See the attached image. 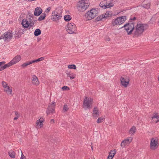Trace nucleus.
Wrapping results in <instances>:
<instances>
[{
    "label": "nucleus",
    "instance_id": "1",
    "mask_svg": "<svg viewBox=\"0 0 159 159\" xmlns=\"http://www.w3.org/2000/svg\"><path fill=\"white\" fill-rule=\"evenodd\" d=\"M148 27L147 24H143L141 23H138L136 26L135 30L134 32V35L133 37H138L142 34L144 30L145 27V29Z\"/></svg>",
    "mask_w": 159,
    "mask_h": 159
},
{
    "label": "nucleus",
    "instance_id": "2",
    "mask_svg": "<svg viewBox=\"0 0 159 159\" xmlns=\"http://www.w3.org/2000/svg\"><path fill=\"white\" fill-rule=\"evenodd\" d=\"M88 0H81L79 1L77 4V8L80 12L84 11L89 7Z\"/></svg>",
    "mask_w": 159,
    "mask_h": 159
},
{
    "label": "nucleus",
    "instance_id": "3",
    "mask_svg": "<svg viewBox=\"0 0 159 159\" xmlns=\"http://www.w3.org/2000/svg\"><path fill=\"white\" fill-rule=\"evenodd\" d=\"M125 28V30L127 32L128 35H130L132 34L134 28V23L133 22L130 21L128 23H126L123 26L121 27Z\"/></svg>",
    "mask_w": 159,
    "mask_h": 159
},
{
    "label": "nucleus",
    "instance_id": "4",
    "mask_svg": "<svg viewBox=\"0 0 159 159\" xmlns=\"http://www.w3.org/2000/svg\"><path fill=\"white\" fill-rule=\"evenodd\" d=\"M97 11L95 9H91L90 11H88L85 16L88 20L93 19L96 16Z\"/></svg>",
    "mask_w": 159,
    "mask_h": 159
},
{
    "label": "nucleus",
    "instance_id": "5",
    "mask_svg": "<svg viewBox=\"0 0 159 159\" xmlns=\"http://www.w3.org/2000/svg\"><path fill=\"white\" fill-rule=\"evenodd\" d=\"M126 20V16H123L118 17L112 20V25L113 26H114L116 25H120L123 23Z\"/></svg>",
    "mask_w": 159,
    "mask_h": 159
},
{
    "label": "nucleus",
    "instance_id": "6",
    "mask_svg": "<svg viewBox=\"0 0 159 159\" xmlns=\"http://www.w3.org/2000/svg\"><path fill=\"white\" fill-rule=\"evenodd\" d=\"M93 99L91 98H88L86 97L84 99L83 104L84 105V107L87 108L89 109L91 107L92 105L93 104Z\"/></svg>",
    "mask_w": 159,
    "mask_h": 159
},
{
    "label": "nucleus",
    "instance_id": "7",
    "mask_svg": "<svg viewBox=\"0 0 159 159\" xmlns=\"http://www.w3.org/2000/svg\"><path fill=\"white\" fill-rule=\"evenodd\" d=\"M68 29L67 30V32L70 34L76 33L77 31L76 25L73 23H68Z\"/></svg>",
    "mask_w": 159,
    "mask_h": 159
},
{
    "label": "nucleus",
    "instance_id": "8",
    "mask_svg": "<svg viewBox=\"0 0 159 159\" xmlns=\"http://www.w3.org/2000/svg\"><path fill=\"white\" fill-rule=\"evenodd\" d=\"M158 139L157 138H153L150 143V148L152 150H155L158 146Z\"/></svg>",
    "mask_w": 159,
    "mask_h": 159
},
{
    "label": "nucleus",
    "instance_id": "9",
    "mask_svg": "<svg viewBox=\"0 0 159 159\" xmlns=\"http://www.w3.org/2000/svg\"><path fill=\"white\" fill-rule=\"evenodd\" d=\"M55 106L56 103L54 102H52L51 103L49 104L46 111L47 116L49 114L53 113L55 112Z\"/></svg>",
    "mask_w": 159,
    "mask_h": 159
},
{
    "label": "nucleus",
    "instance_id": "10",
    "mask_svg": "<svg viewBox=\"0 0 159 159\" xmlns=\"http://www.w3.org/2000/svg\"><path fill=\"white\" fill-rule=\"evenodd\" d=\"M62 16L59 14H58L57 12L53 11L52 13L51 19L54 21L57 22L62 17Z\"/></svg>",
    "mask_w": 159,
    "mask_h": 159
},
{
    "label": "nucleus",
    "instance_id": "11",
    "mask_svg": "<svg viewBox=\"0 0 159 159\" xmlns=\"http://www.w3.org/2000/svg\"><path fill=\"white\" fill-rule=\"evenodd\" d=\"M129 80L128 78H125L121 77L120 79V82L121 84L125 87H126L128 85Z\"/></svg>",
    "mask_w": 159,
    "mask_h": 159
},
{
    "label": "nucleus",
    "instance_id": "12",
    "mask_svg": "<svg viewBox=\"0 0 159 159\" xmlns=\"http://www.w3.org/2000/svg\"><path fill=\"white\" fill-rule=\"evenodd\" d=\"M133 139V138L130 137L129 139H125L122 141L120 145L122 148H124L125 146V144H129L131 143Z\"/></svg>",
    "mask_w": 159,
    "mask_h": 159
},
{
    "label": "nucleus",
    "instance_id": "13",
    "mask_svg": "<svg viewBox=\"0 0 159 159\" xmlns=\"http://www.w3.org/2000/svg\"><path fill=\"white\" fill-rule=\"evenodd\" d=\"M5 41H9L12 39V33L9 31L6 32L5 33Z\"/></svg>",
    "mask_w": 159,
    "mask_h": 159
},
{
    "label": "nucleus",
    "instance_id": "14",
    "mask_svg": "<svg viewBox=\"0 0 159 159\" xmlns=\"http://www.w3.org/2000/svg\"><path fill=\"white\" fill-rule=\"evenodd\" d=\"M105 3L106 1L101 2L99 4L100 7H101L104 9L113 7V5H112V4H109L108 5H107V4H106Z\"/></svg>",
    "mask_w": 159,
    "mask_h": 159
},
{
    "label": "nucleus",
    "instance_id": "15",
    "mask_svg": "<svg viewBox=\"0 0 159 159\" xmlns=\"http://www.w3.org/2000/svg\"><path fill=\"white\" fill-rule=\"evenodd\" d=\"M21 59L20 55H17L15 56L11 61L13 64H15L19 62Z\"/></svg>",
    "mask_w": 159,
    "mask_h": 159
},
{
    "label": "nucleus",
    "instance_id": "16",
    "mask_svg": "<svg viewBox=\"0 0 159 159\" xmlns=\"http://www.w3.org/2000/svg\"><path fill=\"white\" fill-rule=\"evenodd\" d=\"M21 24L24 28H27L30 26V23L27 19H23L22 21Z\"/></svg>",
    "mask_w": 159,
    "mask_h": 159
},
{
    "label": "nucleus",
    "instance_id": "17",
    "mask_svg": "<svg viewBox=\"0 0 159 159\" xmlns=\"http://www.w3.org/2000/svg\"><path fill=\"white\" fill-rule=\"evenodd\" d=\"M42 9L40 7H37L34 11V15L35 16H39L42 12Z\"/></svg>",
    "mask_w": 159,
    "mask_h": 159
},
{
    "label": "nucleus",
    "instance_id": "18",
    "mask_svg": "<svg viewBox=\"0 0 159 159\" xmlns=\"http://www.w3.org/2000/svg\"><path fill=\"white\" fill-rule=\"evenodd\" d=\"M66 73L67 76L69 77L71 80H72L75 77V74L71 71L66 70Z\"/></svg>",
    "mask_w": 159,
    "mask_h": 159
},
{
    "label": "nucleus",
    "instance_id": "19",
    "mask_svg": "<svg viewBox=\"0 0 159 159\" xmlns=\"http://www.w3.org/2000/svg\"><path fill=\"white\" fill-rule=\"evenodd\" d=\"M32 83L33 84L37 85L39 84V81L37 77L34 75L33 76V79L32 80Z\"/></svg>",
    "mask_w": 159,
    "mask_h": 159
},
{
    "label": "nucleus",
    "instance_id": "20",
    "mask_svg": "<svg viewBox=\"0 0 159 159\" xmlns=\"http://www.w3.org/2000/svg\"><path fill=\"white\" fill-rule=\"evenodd\" d=\"M116 149H114L113 151H111V152L109 153V155L107 157V159H112L116 154Z\"/></svg>",
    "mask_w": 159,
    "mask_h": 159
},
{
    "label": "nucleus",
    "instance_id": "21",
    "mask_svg": "<svg viewBox=\"0 0 159 159\" xmlns=\"http://www.w3.org/2000/svg\"><path fill=\"white\" fill-rule=\"evenodd\" d=\"M43 119L41 117L39 120H37L36 123V125L38 126L39 125L40 126V127L43 126V125L42 122L43 121Z\"/></svg>",
    "mask_w": 159,
    "mask_h": 159
},
{
    "label": "nucleus",
    "instance_id": "22",
    "mask_svg": "<svg viewBox=\"0 0 159 159\" xmlns=\"http://www.w3.org/2000/svg\"><path fill=\"white\" fill-rule=\"evenodd\" d=\"M136 127L134 126H133L130 129L129 131V132L130 134L131 135H134V134L136 131Z\"/></svg>",
    "mask_w": 159,
    "mask_h": 159
},
{
    "label": "nucleus",
    "instance_id": "23",
    "mask_svg": "<svg viewBox=\"0 0 159 159\" xmlns=\"http://www.w3.org/2000/svg\"><path fill=\"white\" fill-rule=\"evenodd\" d=\"M8 153L9 155L11 158H14L15 157V153L14 151L11 150L10 151L8 152Z\"/></svg>",
    "mask_w": 159,
    "mask_h": 159
},
{
    "label": "nucleus",
    "instance_id": "24",
    "mask_svg": "<svg viewBox=\"0 0 159 159\" xmlns=\"http://www.w3.org/2000/svg\"><path fill=\"white\" fill-rule=\"evenodd\" d=\"M41 30L39 29H36L34 32V35L35 36H37L41 34Z\"/></svg>",
    "mask_w": 159,
    "mask_h": 159
},
{
    "label": "nucleus",
    "instance_id": "25",
    "mask_svg": "<svg viewBox=\"0 0 159 159\" xmlns=\"http://www.w3.org/2000/svg\"><path fill=\"white\" fill-rule=\"evenodd\" d=\"M64 18L65 21H69L71 20V17L69 15H67L65 16H64Z\"/></svg>",
    "mask_w": 159,
    "mask_h": 159
},
{
    "label": "nucleus",
    "instance_id": "26",
    "mask_svg": "<svg viewBox=\"0 0 159 159\" xmlns=\"http://www.w3.org/2000/svg\"><path fill=\"white\" fill-rule=\"evenodd\" d=\"M33 63L32 61H27L23 64L21 66L23 68H25L26 66Z\"/></svg>",
    "mask_w": 159,
    "mask_h": 159
},
{
    "label": "nucleus",
    "instance_id": "27",
    "mask_svg": "<svg viewBox=\"0 0 159 159\" xmlns=\"http://www.w3.org/2000/svg\"><path fill=\"white\" fill-rule=\"evenodd\" d=\"M46 14L44 13L43 14H42L38 18V20L39 21H41L44 20L46 17Z\"/></svg>",
    "mask_w": 159,
    "mask_h": 159
},
{
    "label": "nucleus",
    "instance_id": "28",
    "mask_svg": "<svg viewBox=\"0 0 159 159\" xmlns=\"http://www.w3.org/2000/svg\"><path fill=\"white\" fill-rule=\"evenodd\" d=\"M7 89H5V91L8 94H11V93L12 89L10 88V87L8 86L7 87Z\"/></svg>",
    "mask_w": 159,
    "mask_h": 159
},
{
    "label": "nucleus",
    "instance_id": "29",
    "mask_svg": "<svg viewBox=\"0 0 159 159\" xmlns=\"http://www.w3.org/2000/svg\"><path fill=\"white\" fill-rule=\"evenodd\" d=\"M44 59V57H40L37 59L34 60L32 61V62L33 63H34V62H39L40 61H43Z\"/></svg>",
    "mask_w": 159,
    "mask_h": 159
},
{
    "label": "nucleus",
    "instance_id": "30",
    "mask_svg": "<svg viewBox=\"0 0 159 159\" xmlns=\"http://www.w3.org/2000/svg\"><path fill=\"white\" fill-rule=\"evenodd\" d=\"M69 108L68 107V106H67V105L66 104H65L64 106V107L63 108V111L64 112H66L69 109Z\"/></svg>",
    "mask_w": 159,
    "mask_h": 159
},
{
    "label": "nucleus",
    "instance_id": "31",
    "mask_svg": "<svg viewBox=\"0 0 159 159\" xmlns=\"http://www.w3.org/2000/svg\"><path fill=\"white\" fill-rule=\"evenodd\" d=\"M150 4L149 3H148L147 4H143L141 6V7L143 8L147 9H148L150 8Z\"/></svg>",
    "mask_w": 159,
    "mask_h": 159
},
{
    "label": "nucleus",
    "instance_id": "32",
    "mask_svg": "<svg viewBox=\"0 0 159 159\" xmlns=\"http://www.w3.org/2000/svg\"><path fill=\"white\" fill-rule=\"evenodd\" d=\"M13 65V64L11 62V61L10 62H9L7 64L4 65L3 66L4 67V69H5L6 68L9 67Z\"/></svg>",
    "mask_w": 159,
    "mask_h": 159
},
{
    "label": "nucleus",
    "instance_id": "33",
    "mask_svg": "<svg viewBox=\"0 0 159 159\" xmlns=\"http://www.w3.org/2000/svg\"><path fill=\"white\" fill-rule=\"evenodd\" d=\"M68 68L70 69H73L75 70L76 69V67L75 65L72 64L68 65Z\"/></svg>",
    "mask_w": 159,
    "mask_h": 159
},
{
    "label": "nucleus",
    "instance_id": "34",
    "mask_svg": "<svg viewBox=\"0 0 159 159\" xmlns=\"http://www.w3.org/2000/svg\"><path fill=\"white\" fill-rule=\"evenodd\" d=\"M105 119L103 118L99 117L97 120V123H99L102 122Z\"/></svg>",
    "mask_w": 159,
    "mask_h": 159
},
{
    "label": "nucleus",
    "instance_id": "35",
    "mask_svg": "<svg viewBox=\"0 0 159 159\" xmlns=\"http://www.w3.org/2000/svg\"><path fill=\"white\" fill-rule=\"evenodd\" d=\"M103 16H102V15H100L98 17H97L96 19H95V21H98L101 20L102 19H103Z\"/></svg>",
    "mask_w": 159,
    "mask_h": 159
},
{
    "label": "nucleus",
    "instance_id": "36",
    "mask_svg": "<svg viewBox=\"0 0 159 159\" xmlns=\"http://www.w3.org/2000/svg\"><path fill=\"white\" fill-rule=\"evenodd\" d=\"M113 1L112 0H107L106 1V4H107V5H108L109 4H112V5H113V6H114V4L112 3V2Z\"/></svg>",
    "mask_w": 159,
    "mask_h": 159
},
{
    "label": "nucleus",
    "instance_id": "37",
    "mask_svg": "<svg viewBox=\"0 0 159 159\" xmlns=\"http://www.w3.org/2000/svg\"><path fill=\"white\" fill-rule=\"evenodd\" d=\"M30 26L31 27H32L33 25H34V23L36 21H37V20H34V21H31V19L30 18Z\"/></svg>",
    "mask_w": 159,
    "mask_h": 159
},
{
    "label": "nucleus",
    "instance_id": "38",
    "mask_svg": "<svg viewBox=\"0 0 159 159\" xmlns=\"http://www.w3.org/2000/svg\"><path fill=\"white\" fill-rule=\"evenodd\" d=\"M2 85L4 88L6 89L7 86V83L4 81H2Z\"/></svg>",
    "mask_w": 159,
    "mask_h": 159
},
{
    "label": "nucleus",
    "instance_id": "39",
    "mask_svg": "<svg viewBox=\"0 0 159 159\" xmlns=\"http://www.w3.org/2000/svg\"><path fill=\"white\" fill-rule=\"evenodd\" d=\"M61 89L63 90H68L70 89L69 87L67 86H64L62 87Z\"/></svg>",
    "mask_w": 159,
    "mask_h": 159
},
{
    "label": "nucleus",
    "instance_id": "40",
    "mask_svg": "<svg viewBox=\"0 0 159 159\" xmlns=\"http://www.w3.org/2000/svg\"><path fill=\"white\" fill-rule=\"evenodd\" d=\"M106 12H107V14L108 15L109 17H111V16L112 14V12L111 11H107Z\"/></svg>",
    "mask_w": 159,
    "mask_h": 159
},
{
    "label": "nucleus",
    "instance_id": "41",
    "mask_svg": "<svg viewBox=\"0 0 159 159\" xmlns=\"http://www.w3.org/2000/svg\"><path fill=\"white\" fill-rule=\"evenodd\" d=\"M156 118L157 119H158L159 118V116L157 115V113H156L155 115L153 116V117H152V119H153V118Z\"/></svg>",
    "mask_w": 159,
    "mask_h": 159
},
{
    "label": "nucleus",
    "instance_id": "42",
    "mask_svg": "<svg viewBox=\"0 0 159 159\" xmlns=\"http://www.w3.org/2000/svg\"><path fill=\"white\" fill-rule=\"evenodd\" d=\"M102 16H103V18H106L107 17H109L108 15L107 14V12H106L105 14L104 15L103 14L102 15Z\"/></svg>",
    "mask_w": 159,
    "mask_h": 159
},
{
    "label": "nucleus",
    "instance_id": "43",
    "mask_svg": "<svg viewBox=\"0 0 159 159\" xmlns=\"http://www.w3.org/2000/svg\"><path fill=\"white\" fill-rule=\"evenodd\" d=\"M99 116V113L98 111H97L96 113H95V115L94 116V117L97 118L98 116Z\"/></svg>",
    "mask_w": 159,
    "mask_h": 159
},
{
    "label": "nucleus",
    "instance_id": "44",
    "mask_svg": "<svg viewBox=\"0 0 159 159\" xmlns=\"http://www.w3.org/2000/svg\"><path fill=\"white\" fill-rule=\"evenodd\" d=\"M5 33L3 34L1 36H0V40L2 39H4V40H5Z\"/></svg>",
    "mask_w": 159,
    "mask_h": 159
},
{
    "label": "nucleus",
    "instance_id": "45",
    "mask_svg": "<svg viewBox=\"0 0 159 159\" xmlns=\"http://www.w3.org/2000/svg\"><path fill=\"white\" fill-rule=\"evenodd\" d=\"M15 115L16 116L18 117H19L20 116V114H19L18 111H15Z\"/></svg>",
    "mask_w": 159,
    "mask_h": 159
},
{
    "label": "nucleus",
    "instance_id": "46",
    "mask_svg": "<svg viewBox=\"0 0 159 159\" xmlns=\"http://www.w3.org/2000/svg\"><path fill=\"white\" fill-rule=\"evenodd\" d=\"M20 159H26L25 157L23 154L22 152Z\"/></svg>",
    "mask_w": 159,
    "mask_h": 159
},
{
    "label": "nucleus",
    "instance_id": "47",
    "mask_svg": "<svg viewBox=\"0 0 159 159\" xmlns=\"http://www.w3.org/2000/svg\"><path fill=\"white\" fill-rule=\"evenodd\" d=\"M5 63V62L4 61L0 62V66H2L3 65H4Z\"/></svg>",
    "mask_w": 159,
    "mask_h": 159
},
{
    "label": "nucleus",
    "instance_id": "48",
    "mask_svg": "<svg viewBox=\"0 0 159 159\" xmlns=\"http://www.w3.org/2000/svg\"><path fill=\"white\" fill-rule=\"evenodd\" d=\"M29 16L30 17H31L32 18H33L34 17V15L31 13H29Z\"/></svg>",
    "mask_w": 159,
    "mask_h": 159
},
{
    "label": "nucleus",
    "instance_id": "49",
    "mask_svg": "<svg viewBox=\"0 0 159 159\" xmlns=\"http://www.w3.org/2000/svg\"><path fill=\"white\" fill-rule=\"evenodd\" d=\"M4 69H5L4 68L3 66H0V71L3 70Z\"/></svg>",
    "mask_w": 159,
    "mask_h": 159
},
{
    "label": "nucleus",
    "instance_id": "50",
    "mask_svg": "<svg viewBox=\"0 0 159 159\" xmlns=\"http://www.w3.org/2000/svg\"><path fill=\"white\" fill-rule=\"evenodd\" d=\"M136 17H134L133 18H130L129 19V20H136Z\"/></svg>",
    "mask_w": 159,
    "mask_h": 159
},
{
    "label": "nucleus",
    "instance_id": "51",
    "mask_svg": "<svg viewBox=\"0 0 159 159\" xmlns=\"http://www.w3.org/2000/svg\"><path fill=\"white\" fill-rule=\"evenodd\" d=\"M21 36V34H17V39H18L19 38H20Z\"/></svg>",
    "mask_w": 159,
    "mask_h": 159
},
{
    "label": "nucleus",
    "instance_id": "52",
    "mask_svg": "<svg viewBox=\"0 0 159 159\" xmlns=\"http://www.w3.org/2000/svg\"><path fill=\"white\" fill-rule=\"evenodd\" d=\"M97 111H98V110H93V116L95 115V113H96Z\"/></svg>",
    "mask_w": 159,
    "mask_h": 159
},
{
    "label": "nucleus",
    "instance_id": "53",
    "mask_svg": "<svg viewBox=\"0 0 159 159\" xmlns=\"http://www.w3.org/2000/svg\"><path fill=\"white\" fill-rule=\"evenodd\" d=\"M51 9V8L50 7H48V8L46 9V10L48 12H49Z\"/></svg>",
    "mask_w": 159,
    "mask_h": 159
},
{
    "label": "nucleus",
    "instance_id": "54",
    "mask_svg": "<svg viewBox=\"0 0 159 159\" xmlns=\"http://www.w3.org/2000/svg\"><path fill=\"white\" fill-rule=\"evenodd\" d=\"M15 37L16 39H17V33H16L15 34H14Z\"/></svg>",
    "mask_w": 159,
    "mask_h": 159
},
{
    "label": "nucleus",
    "instance_id": "55",
    "mask_svg": "<svg viewBox=\"0 0 159 159\" xmlns=\"http://www.w3.org/2000/svg\"><path fill=\"white\" fill-rule=\"evenodd\" d=\"M54 120L53 119H51L50 120V123H54Z\"/></svg>",
    "mask_w": 159,
    "mask_h": 159
},
{
    "label": "nucleus",
    "instance_id": "56",
    "mask_svg": "<svg viewBox=\"0 0 159 159\" xmlns=\"http://www.w3.org/2000/svg\"><path fill=\"white\" fill-rule=\"evenodd\" d=\"M18 118H19V117H18V116H17V117L16 116V117H15L14 118V120H17V119H18Z\"/></svg>",
    "mask_w": 159,
    "mask_h": 159
},
{
    "label": "nucleus",
    "instance_id": "57",
    "mask_svg": "<svg viewBox=\"0 0 159 159\" xmlns=\"http://www.w3.org/2000/svg\"><path fill=\"white\" fill-rule=\"evenodd\" d=\"M91 148L92 150H93V146L92 145V144L91 145Z\"/></svg>",
    "mask_w": 159,
    "mask_h": 159
},
{
    "label": "nucleus",
    "instance_id": "58",
    "mask_svg": "<svg viewBox=\"0 0 159 159\" xmlns=\"http://www.w3.org/2000/svg\"><path fill=\"white\" fill-rule=\"evenodd\" d=\"M93 110H98L97 107H95L94 108Z\"/></svg>",
    "mask_w": 159,
    "mask_h": 159
},
{
    "label": "nucleus",
    "instance_id": "59",
    "mask_svg": "<svg viewBox=\"0 0 159 159\" xmlns=\"http://www.w3.org/2000/svg\"><path fill=\"white\" fill-rule=\"evenodd\" d=\"M29 1H35V0H28Z\"/></svg>",
    "mask_w": 159,
    "mask_h": 159
},
{
    "label": "nucleus",
    "instance_id": "60",
    "mask_svg": "<svg viewBox=\"0 0 159 159\" xmlns=\"http://www.w3.org/2000/svg\"><path fill=\"white\" fill-rule=\"evenodd\" d=\"M158 121H159V119L158 120H157V121H156V123H157Z\"/></svg>",
    "mask_w": 159,
    "mask_h": 159
},
{
    "label": "nucleus",
    "instance_id": "61",
    "mask_svg": "<svg viewBox=\"0 0 159 159\" xmlns=\"http://www.w3.org/2000/svg\"><path fill=\"white\" fill-rule=\"evenodd\" d=\"M157 24H158V25H159V21L158 22H157Z\"/></svg>",
    "mask_w": 159,
    "mask_h": 159
},
{
    "label": "nucleus",
    "instance_id": "62",
    "mask_svg": "<svg viewBox=\"0 0 159 159\" xmlns=\"http://www.w3.org/2000/svg\"><path fill=\"white\" fill-rule=\"evenodd\" d=\"M158 80L159 81V77H158Z\"/></svg>",
    "mask_w": 159,
    "mask_h": 159
}]
</instances>
